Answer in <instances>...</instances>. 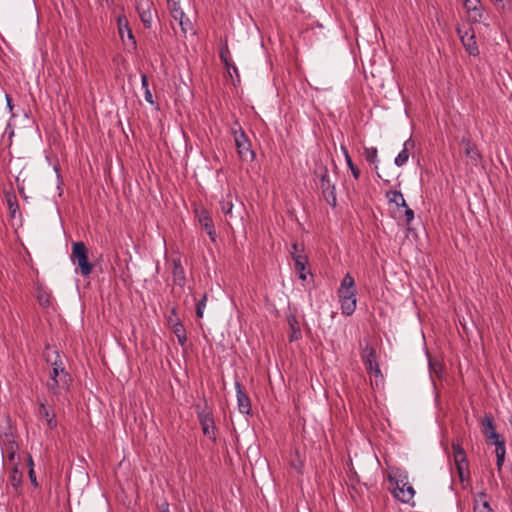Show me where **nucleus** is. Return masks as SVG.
<instances>
[{
  "mask_svg": "<svg viewBox=\"0 0 512 512\" xmlns=\"http://www.w3.org/2000/svg\"><path fill=\"white\" fill-rule=\"evenodd\" d=\"M357 289L355 280L351 274L347 273L337 290V296L341 306V312L345 316H351L357 306Z\"/></svg>",
  "mask_w": 512,
  "mask_h": 512,
  "instance_id": "nucleus-2",
  "label": "nucleus"
},
{
  "mask_svg": "<svg viewBox=\"0 0 512 512\" xmlns=\"http://www.w3.org/2000/svg\"><path fill=\"white\" fill-rule=\"evenodd\" d=\"M413 147V143L410 140L404 142L402 151L395 158V164L399 167L405 165L409 159V148Z\"/></svg>",
  "mask_w": 512,
  "mask_h": 512,
  "instance_id": "nucleus-25",
  "label": "nucleus"
},
{
  "mask_svg": "<svg viewBox=\"0 0 512 512\" xmlns=\"http://www.w3.org/2000/svg\"><path fill=\"white\" fill-rule=\"evenodd\" d=\"M38 416L46 420V424L49 429L53 430L57 427L56 415L54 411L47 408L44 403L39 404Z\"/></svg>",
  "mask_w": 512,
  "mask_h": 512,
  "instance_id": "nucleus-17",
  "label": "nucleus"
},
{
  "mask_svg": "<svg viewBox=\"0 0 512 512\" xmlns=\"http://www.w3.org/2000/svg\"><path fill=\"white\" fill-rule=\"evenodd\" d=\"M474 511L475 512H493L488 501L486 500L485 493L478 494V499L476 500Z\"/></svg>",
  "mask_w": 512,
  "mask_h": 512,
  "instance_id": "nucleus-27",
  "label": "nucleus"
},
{
  "mask_svg": "<svg viewBox=\"0 0 512 512\" xmlns=\"http://www.w3.org/2000/svg\"><path fill=\"white\" fill-rule=\"evenodd\" d=\"M289 323H290V327H291L292 331L299 329L298 323L295 320V318L290 319Z\"/></svg>",
  "mask_w": 512,
  "mask_h": 512,
  "instance_id": "nucleus-40",
  "label": "nucleus"
},
{
  "mask_svg": "<svg viewBox=\"0 0 512 512\" xmlns=\"http://www.w3.org/2000/svg\"><path fill=\"white\" fill-rule=\"evenodd\" d=\"M292 259L294 260L295 255H304L302 253V249L299 247L297 243L292 244V250L290 252Z\"/></svg>",
  "mask_w": 512,
  "mask_h": 512,
  "instance_id": "nucleus-34",
  "label": "nucleus"
},
{
  "mask_svg": "<svg viewBox=\"0 0 512 512\" xmlns=\"http://www.w3.org/2000/svg\"><path fill=\"white\" fill-rule=\"evenodd\" d=\"M2 454L6 457L7 466L20 465V457L17 452L19 450L18 444L8 435L2 439Z\"/></svg>",
  "mask_w": 512,
  "mask_h": 512,
  "instance_id": "nucleus-10",
  "label": "nucleus"
},
{
  "mask_svg": "<svg viewBox=\"0 0 512 512\" xmlns=\"http://www.w3.org/2000/svg\"><path fill=\"white\" fill-rule=\"evenodd\" d=\"M319 179V188L322 191L323 198L332 207L337 204L335 184L332 182L329 171L326 167H319L316 171Z\"/></svg>",
  "mask_w": 512,
  "mask_h": 512,
  "instance_id": "nucleus-5",
  "label": "nucleus"
},
{
  "mask_svg": "<svg viewBox=\"0 0 512 512\" xmlns=\"http://www.w3.org/2000/svg\"><path fill=\"white\" fill-rule=\"evenodd\" d=\"M429 370H430V374H431L432 378H434V377L441 378L443 366L438 361L430 360L429 361Z\"/></svg>",
  "mask_w": 512,
  "mask_h": 512,
  "instance_id": "nucleus-29",
  "label": "nucleus"
},
{
  "mask_svg": "<svg viewBox=\"0 0 512 512\" xmlns=\"http://www.w3.org/2000/svg\"><path fill=\"white\" fill-rule=\"evenodd\" d=\"M480 425L482 428L483 435L492 444L504 439L500 434H498L496 432L495 426L493 423V417L491 415H485L480 420Z\"/></svg>",
  "mask_w": 512,
  "mask_h": 512,
  "instance_id": "nucleus-12",
  "label": "nucleus"
},
{
  "mask_svg": "<svg viewBox=\"0 0 512 512\" xmlns=\"http://www.w3.org/2000/svg\"><path fill=\"white\" fill-rule=\"evenodd\" d=\"M19 466L20 465L9 466L11 469L9 481L16 492H19L22 487V471Z\"/></svg>",
  "mask_w": 512,
  "mask_h": 512,
  "instance_id": "nucleus-23",
  "label": "nucleus"
},
{
  "mask_svg": "<svg viewBox=\"0 0 512 512\" xmlns=\"http://www.w3.org/2000/svg\"><path fill=\"white\" fill-rule=\"evenodd\" d=\"M362 361L367 372L375 377L382 378V373L377 362L376 350L370 345H366L361 353Z\"/></svg>",
  "mask_w": 512,
  "mask_h": 512,
  "instance_id": "nucleus-9",
  "label": "nucleus"
},
{
  "mask_svg": "<svg viewBox=\"0 0 512 512\" xmlns=\"http://www.w3.org/2000/svg\"><path fill=\"white\" fill-rule=\"evenodd\" d=\"M137 11L145 27H149L155 14L153 2H138Z\"/></svg>",
  "mask_w": 512,
  "mask_h": 512,
  "instance_id": "nucleus-15",
  "label": "nucleus"
},
{
  "mask_svg": "<svg viewBox=\"0 0 512 512\" xmlns=\"http://www.w3.org/2000/svg\"><path fill=\"white\" fill-rule=\"evenodd\" d=\"M495 445V455H496V466L497 470L500 472L502 470V467L504 465L505 456H506V446H505V440H500Z\"/></svg>",
  "mask_w": 512,
  "mask_h": 512,
  "instance_id": "nucleus-22",
  "label": "nucleus"
},
{
  "mask_svg": "<svg viewBox=\"0 0 512 512\" xmlns=\"http://www.w3.org/2000/svg\"><path fill=\"white\" fill-rule=\"evenodd\" d=\"M342 151H343V154L345 156V160H346V163L349 167V169L351 170L352 172V175L355 179H358L360 177V170L354 165V163L352 162V159L349 155V152L348 150L346 149V147L342 146L341 147Z\"/></svg>",
  "mask_w": 512,
  "mask_h": 512,
  "instance_id": "nucleus-28",
  "label": "nucleus"
},
{
  "mask_svg": "<svg viewBox=\"0 0 512 512\" xmlns=\"http://www.w3.org/2000/svg\"><path fill=\"white\" fill-rule=\"evenodd\" d=\"M43 357L50 370L48 372V379L46 387L54 395H60L62 391H68L72 383L71 375L66 371L65 365L59 352L49 346L46 347Z\"/></svg>",
  "mask_w": 512,
  "mask_h": 512,
  "instance_id": "nucleus-1",
  "label": "nucleus"
},
{
  "mask_svg": "<svg viewBox=\"0 0 512 512\" xmlns=\"http://www.w3.org/2000/svg\"><path fill=\"white\" fill-rule=\"evenodd\" d=\"M145 100L150 103V104H153L154 101H153V96H152V93L150 91V89H146L145 90Z\"/></svg>",
  "mask_w": 512,
  "mask_h": 512,
  "instance_id": "nucleus-37",
  "label": "nucleus"
},
{
  "mask_svg": "<svg viewBox=\"0 0 512 512\" xmlns=\"http://www.w3.org/2000/svg\"><path fill=\"white\" fill-rule=\"evenodd\" d=\"M6 99H7V106L11 107V99L9 98L8 95H6Z\"/></svg>",
  "mask_w": 512,
  "mask_h": 512,
  "instance_id": "nucleus-46",
  "label": "nucleus"
},
{
  "mask_svg": "<svg viewBox=\"0 0 512 512\" xmlns=\"http://www.w3.org/2000/svg\"><path fill=\"white\" fill-rule=\"evenodd\" d=\"M118 30L121 40L125 43V36H127L128 40L131 41V44L135 46L136 42L134 40V36L132 34L131 29L128 26V22L125 17H118Z\"/></svg>",
  "mask_w": 512,
  "mask_h": 512,
  "instance_id": "nucleus-21",
  "label": "nucleus"
},
{
  "mask_svg": "<svg viewBox=\"0 0 512 512\" xmlns=\"http://www.w3.org/2000/svg\"><path fill=\"white\" fill-rule=\"evenodd\" d=\"M403 208L405 209L406 224L409 225L414 219V212L407 205Z\"/></svg>",
  "mask_w": 512,
  "mask_h": 512,
  "instance_id": "nucleus-33",
  "label": "nucleus"
},
{
  "mask_svg": "<svg viewBox=\"0 0 512 512\" xmlns=\"http://www.w3.org/2000/svg\"><path fill=\"white\" fill-rule=\"evenodd\" d=\"M462 143L465 145L464 153L466 157L469 159L468 164L477 165L480 160V153L478 152L475 145H473L470 140L463 138Z\"/></svg>",
  "mask_w": 512,
  "mask_h": 512,
  "instance_id": "nucleus-18",
  "label": "nucleus"
},
{
  "mask_svg": "<svg viewBox=\"0 0 512 512\" xmlns=\"http://www.w3.org/2000/svg\"><path fill=\"white\" fill-rule=\"evenodd\" d=\"M457 33L467 53L474 57L478 56L479 48L475 40L474 30L471 27L463 25L457 28Z\"/></svg>",
  "mask_w": 512,
  "mask_h": 512,
  "instance_id": "nucleus-8",
  "label": "nucleus"
},
{
  "mask_svg": "<svg viewBox=\"0 0 512 512\" xmlns=\"http://www.w3.org/2000/svg\"><path fill=\"white\" fill-rule=\"evenodd\" d=\"M181 2H172L170 11L172 17L177 21L184 34L193 32V20L195 18V9L191 6V2H186L187 11L182 7Z\"/></svg>",
  "mask_w": 512,
  "mask_h": 512,
  "instance_id": "nucleus-4",
  "label": "nucleus"
},
{
  "mask_svg": "<svg viewBox=\"0 0 512 512\" xmlns=\"http://www.w3.org/2000/svg\"><path fill=\"white\" fill-rule=\"evenodd\" d=\"M454 462L460 479L463 481L468 476V462L465 451L458 443L452 444Z\"/></svg>",
  "mask_w": 512,
  "mask_h": 512,
  "instance_id": "nucleus-11",
  "label": "nucleus"
},
{
  "mask_svg": "<svg viewBox=\"0 0 512 512\" xmlns=\"http://www.w3.org/2000/svg\"><path fill=\"white\" fill-rule=\"evenodd\" d=\"M161 512H170V510H169V506H168V504H167V503H165V504L162 506V510H161Z\"/></svg>",
  "mask_w": 512,
  "mask_h": 512,
  "instance_id": "nucleus-44",
  "label": "nucleus"
},
{
  "mask_svg": "<svg viewBox=\"0 0 512 512\" xmlns=\"http://www.w3.org/2000/svg\"><path fill=\"white\" fill-rule=\"evenodd\" d=\"M29 478H30L31 484L35 488L39 486V484L37 482V478H36V474H35L34 468L29 469Z\"/></svg>",
  "mask_w": 512,
  "mask_h": 512,
  "instance_id": "nucleus-35",
  "label": "nucleus"
},
{
  "mask_svg": "<svg viewBox=\"0 0 512 512\" xmlns=\"http://www.w3.org/2000/svg\"><path fill=\"white\" fill-rule=\"evenodd\" d=\"M204 310H205V309H203V308H201V307H196V314H197V317H198V318H202V317H203Z\"/></svg>",
  "mask_w": 512,
  "mask_h": 512,
  "instance_id": "nucleus-42",
  "label": "nucleus"
},
{
  "mask_svg": "<svg viewBox=\"0 0 512 512\" xmlns=\"http://www.w3.org/2000/svg\"><path fill=\"white\" fill-rule=\"evenodd\" d=\"M39 303L42 306H48L49 305V298L46 295H42L38 297Z\"/></svg>",
  "mask_w": 512,
  "mask_h": 512,
  "instance_id": "nucleus-36",
  "label": "nucleus"
},
{
  "mask_svg": "<svg viewBox=\"0 0 512 512\" xmlns=\"http://www.w3.org/2000/svg\"><path fill=\"white\" fill-rule=\"evenodd\" d=\"M206 303H207V295L204 294L202 296L201 300L198 302L197 307H201V308L205 309L206 308Z\"/></svg>",
  "mask_w": 512,
  "mask_h": 512,
  "instance_id": "nucleus-38",
  "label": "nucleus"
},
{
  "mask_svg": "<svg viewBox=\"0 0 512 512\" xmlns=\"http://www.w3.org/2000/svg\"><path fill=\"white\" fill-rule=\"evenodd\" d=\"M221 211L226 215L232 217L233 203L231 200L221 201Z\"/></svg>",
  "mask_w": 512,
  "mask_h": 512,
  "instance_id": "nucleus-32",
  "label": "nucleus"
},
{
  "mask_svg": "<svg viewBox=\"0 0 512 512\" xmlns=\"http://www.w3.org/2000/svg\"><path fill=\"white\" fill-rule=\"evenodd\" d=\"M198 419L203 431V434L210 438L212 441H216L215 436V423L213 416L210 412L200 411L198 412Z\"/></svg>",
  "mask_w": 512,
  "mask_h": 512,
  "instance_id": "nucleus-13",
  "label": "nucleus"
},
{
  "mask_svg": "<svg viewBox=\"0 0 512 512\" xmlns=\"http://www.w3.org/2000/svg\"><path fill=\"white\" fill-rule=\"evenodd\" d=\"M221 57H222V59L224 60V62H225V64H226L227 68H228V69H230V65H229V63L227 62V60L224 58L223 54L221 55Z\"/></svg>",
  "mask_w": 512,
  "mask_h": 512,
  "instance_id": "nucleus-45",
  "label": "nucleus"
},
{
  "mask_svg": "<svg viewBox=\"0 0 512 512\" xmlns=\"http://www.w3.org/2000/svg\"><path fill=\"white\" fill-rule=\"evenodd\" d=\"M509 423H510L511 428H512V416L509 418Z\"/></svg>",
  "mask_w": 512,
  "mask_h": 512,
  "instance_id": "nucleus-48",
  "label": "nucleus"
},
{
  "mask_svg": "<svg viewBox=\"0 0 512 512\" xmlns=\"http://www.w3.org/2000/svg\"><path fill=\"white\" fill-rule=\"evenodd\" d=\"M141 85L144 88V90L149 89L148 87V78L145 74L141 76Z\"/></svg>",
  "mask_w": 512,
  "mask_h": 512,
  "instance_id": "nucleus-39",
  "label": "nucleus"
},
{
  "mask_svg": "<svg viewBox=\"0 0 512 512\" xmlns=\"http://www.w3.org/2000/svg\"><path fill=\"white\" fill-rule=\"evenodd\" d=\"M293 261L295 264V269H296L297 273L299 274V278L301 280H306L307 275L305 273V270H306V265L308 263L307 256L306 255H295Z\"/></svg>",
  "mask_w": 512,
  "mask_h": 512,
  "instance_id": "nucleus-24",
  "label": "nucleus"
},
{
  "mask_svg": "<svg viewBox=\"0 0 512 512\" xmlns=\"http://www.w3.org/2000/svg\"><path fill=\"white\" fill-rule=\"evenodd\" d=\"M386 198L390 203H394L397 207H406V201L403 194L399 191H388Z\"/></svg>",
  "mask_w": 512,
  "mask_h": 512,
  "instance_id": "nucleus-26",
  "label": "nucleus"
},
{
  "mask_svg": "<svg viewBox=\"0 0 512 512\" xmlns=\"http://www.w3.org/2000/svg\"><path fill=\"white\" fill-rule=\"evenodd\" d=\"M232 69H233V73H236V74L238 73L237 67L233 66Z\"/></svg>",
  "mask_w": 512,
  "mask_h": 512,
  "instance_id": "nucleus-47",
  "label": "nucleus"
},
{
  "mask_svg": "<svg viewBox=\"0 0 512 512\" xmlns=\"http://www.w3.org/2000/svg\"><path fill=\"white\" fill-rule=\"evenodd\" d=\"M174 333L178 339V342L181 344V345H184L187 341V337H186V331L183 327L182 324L180 323H177L175 326H174Z\"/></svg>",
  "mask_w": 512,
  "mask_h": 512,
  "instance_id": "nucleus-30",
  "label": "nucleus"
},
{
  "mask_svg": "<svg viewBox=\"0 0 512 512\" xmlns=\"http://www.w3.org/2000/svg\"><path fill=\"white\" fill-rule=\"evenodd\" d=\"M238 155L243 161H253L255 153L251 149V143L241 127L232 130Z\"/></svg>",
  "mask_w": 512,
  "mask_h": 512,
  "instance_id": "nucleus-7",
  "label": "nucleus"
},
{
  "mask_svg": "<svg viewBox=\"0 0 512 512\" xmlns=\"http://www.w3.org/2000/svg\"><path fill=\"white\" fill-rule=\"evenodd\" d=\"M199 223H200L201 227L206 231V233L210 237V239L212 241H215L216 233H215V229H214L213 220L207 212H202L199 215Z\"/></svg>",
  "mask_w": 512,
  "mask_h": 512,
  "instance_id": "nucleus-20",
  "label": "nucleus"
},
{
  "mask_svg": "<svg viewBox=\"0 0 512 512\" xmlns=\"http://www.w3.org/2000/svg\"><path fill=\"white\" fill-rule=\"evenodd\" d=\"M71 259L81 271L83 276H88L93 270V264L88 259V249L83 242H74L72 245Z\"/></svg>",
  "mask_w": 512,
  "mask_h": 512,
  "instance_id": "nucleus-6",
  "label": "nucleus"
},
{
  "mask_svg": "<svg viewBox=\"0 0 512 512\" xmlns=\"http://www.w3.org/2000/svg\"><path fill=\"white\" fill-rule=\"evenodd\" d=\"M173 282L175 285L183 287L186 281L185 271L181 264L180 259H173L172 270Z\"/></svg>",
  "mask_w": 512,
  "mask_h": 512,
  "instance_id": "nucleus-19",
  "label": "nucleus"
},
{
  "mask_svg": "<svg viewBox=\"0 0 512 512\" xmlns=\"http://www.w3.org/2000/svg\"><path fill=\"white\" fill-rule=\"evenodd\" d=\"M364 156H365V159L369 163H376L377 162V157H378L377 148H375V147H366L364 149Z\"/></svg>",
  "mask_w": 512,
  "mask_h": 512,
  "instance_id": "nucleus-31",
  "label": "nucleus"
},
{
  "mask_svg": "<svg viewBox=\"0 0 512 512\" xmlns=\"http://www.w3.org/2000/svg\"><path fill=\"white\" fill-rule=\"evenodd\" d=\"M469 20L472 22H480L484 16V8L482 2H463Z\"/></svg>",
  "mask_w": 512,
  "mask_h": 512,
  "instance_id": "nucleus-14",
  "label": "nucleus"
},
{
  "mask_svg": "<svg viewBox=\"0 0 512 512\" xmlns=\"http://www.w3.org/2000/svg\"><path fill=\"white\" fill-rule=\"evenodd\" d=\"M389 481L395 485L393 496L403 503H409L415 495L413 486L408 481L406 472L399 469L392 470L388 475Z\"/></svg>",
  "mask_w": 512,
  "mask_h": 512,
  "instance_id": "nucleus-3",
  "label": "nucleus"
},
{
  "mask_svg": "<svg viewBox=\"0 0 512 512\" xmlns=\"http://www.w3.org/2000/svg\"><path fill=\"white\" fill-rule=\"evenodd\" d=\"M27 465H28L29 469L34 468V462H33L31 455H28V457H27Z\"/></svg>",
  "mask_w": 512,
  "mask_h": 512,
  "instance_id": "nucleus-43",
  "label": "nucleus"
},
{
  "mask_svg": "<svg viewBox=\"0 0 512 512\" xmlns=\"http://www.w3.org/2000/svg\"><path fill=\"white\" fill-rule=\"evenodd\" d=\"M301 336L300 329L294 330L291 336V340H296Z\"/></svg>",
  "mask_w": 512,
  "mask_h": 512,
  "instance_id": "nucleus-41",
  "label": "nucleus"
},
{
  "mask_svg": "<svg viewBox=\"0 0 512 512\" xmlns=\"http://www.w3.org/2000/svg\"><path fill=\"white\" fill-rule=\"evenodd\" d=\"M235 388L239 411L242 414H249L251 411V402L248 395L242 390L241 384L238 381L235 382Z\"/></svg>",
  "mask_w": 512,
  "mask_h": 512,
  "instance_id": "nucleus-16",
  "label": "nucleus"
}]
</instances>
